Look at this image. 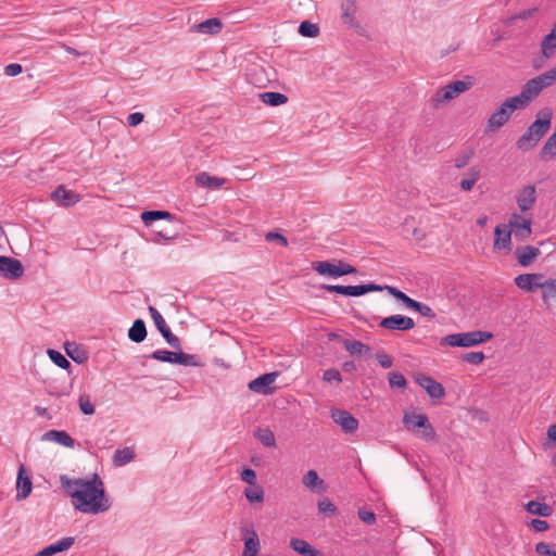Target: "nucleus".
<instances>
[{
  "label": "nucleus",
  "mask_w": 556,
  "mask_h": 556,
  "mask_svg": "<svg viewBox=\"0 0 556 556\" xmlns=\"http://www.w3.org/2000/svg\"><path fill=\"white\" fill-rule=\"evenodd\" d=\"M79 409L85 415H92L94 413V406L91 403L90 396L88 394H81L78 397Z\"/></svg>",
  "instance_id": "obj_49"
},
{
  "label": "nucleus",
  "mask_w": 556,
  "mask_h": 556,
  "mask_svg": "<svg viewBox=\"0 0 556 556\" xmlns=\"http://www.w3.org/2000/svg\"><path fill=\"white\" fill-rule=\"evenodd\" d=\"M23 274L24 268L21 261L10 256H0V275L5 279L16 280L21 278Z\"/></svg>",
  "instance_id": "obj_10"
},
{
  "label": "nucleus",
  "mask_w": 556,
  "mask_h": 556,
  "mask_svg": "<svg viewBox=\"0 0 556 556\" xmlns=\"http://www.w3.org/2000/svg\"><path fill=\"white\" fill-rule=\"evenodd\" d=\"M22 71H23L22 65H21V64H17V63H11V64H9V65H7V66L4 67V74H5L7 76H11V77H13V76H16V75L21 74V73H22Z\"/></svg>",
  "instance_id": "obj_63"
},
{
  "label": "nucleus",
  "mask_w": 556,
  "mask_h": 556,
  "mask_svg": "<svg viewBox=\"0 0 556 556\" xmlns=\"http://www.w3.org/2000/svg\"><path fill=\"white\" fill-rule=\"evenodd\" d=\"M357 515L358 518L366 525H372L376 521V515L371 510L359 509Z\"/></svg>",
  "instance_id": "obj_57"
},
{
  "label": "nucleus",
  "mask_w": 556,
  "mask_h": 556,
  "mask_svg": "<svg viewBox=\"0 0 556 556\" xmlns=\"http://www.w3.org/2000/svg\"><path fill=\"white\" fill-rule=\"evenodd\" d=\"M314 269L323 276L338 278L349 274H355L357 270L354 266L339 261L338 264L328 261H321L314 264Z\"/></svg>",
  "instance_id": "obj_7"
},
{
  "label": "nucleus",
  "mask_w": 556,
  "mask_h": 556,
  "mask_svg": "<svg viewBox=\"0 0 556 556\" xmlns=\"http://www.w3.org/2000/svg\"><path fill=\"white\" fill-rule=\"evenodd\" d=\"M265 240L267 242H276L281 247H288V239L278 231H268L265 235Z\"/></svg>",
  "instance_id": "obj_52"
},
{
  "label": "nucleus",
  "mask_w": 556,
  "mask_h": 556,
  "mask_svg": "<svg viewBox=\"0 0 556 556\" xmlns=\"http://www.w3.org/2000/svg\"><path fill=\"white\" fill-rule=\"evenodd\" d=\"M176 364L182 366L201 367L203 366L202 361L194 354H187L184 352H177Z\"/></svg>",
  "instance_id": "obj_41"
},
{
  "label": "nucleus",
  "mask_w": 556,
  "mask_h": 556,
  "mask_svg": "<svg viewBox=\"0 0 556 556\" xmlns=\"http://www.w3.org/2000/svg\"><path fill=\"white\" fill-rule=\"evenodd\" d=\"M343 346L352 355H366L369 354L370 348L358 340H344Z\"/></svg>",
  "instance_id": "obj_30"
},
{
  "label": "nucleus",
  "mask_w": 556,
  "mask_h": 556,
  "mask_svg": "<svg viewBox=\"0 0 556 556\" xmlns=\"http://www.w3.org/2000/svg\"><path fill=\"white\" fill-rule=\"evenodd\" d=\"M494 249L509 252L511 249V230L507 225H497L494 229Z\"/></svg>",
  "instance_id": "obj_17"
},
{
  "label": "nucleus",
  "mask_w": 556,
  "mask_h": 556,
  "mask_svg": "<svg viewBox=\"0 0 556 556\" xmlns=\"http://www.w3.org/2000/svg\"><path fill=\"white\" fill-rule=\"evenodd\" d=\"M60 483L71 497L74 508L83 514H103L112 506L104 482L98 473L91 475L90 478H70L62 475Z\"/></svg>",
  "instance_id": "obj_1"
},
{
  "label": "nucleus",
  "mask_w": 556,
  "mask_h": 556,
  "mask_svg": "<svg viewBox=\"0 0 556 556\" xmlns=\"http://www.w3.org/2000/svg\"><path fill=\"white\" fill-rule=\"evenodd\" d=\"M33 483L30 478L26 475L25 468L22 465L18 468L17 479H16V500L22 501L25 500L31 492Z\"/></svg>",
  "instance_id": "obj_18"
},
{
  "label": "nucleus",
  "mask_w": 556,
  "mask_h": 556,
  "mask_svg": "<svg viewBox=\"0 0 556 556\" xmlns=\"http://www.w3.org/2000/svg\"><path fill=\"white\" fill-rule=\"evenodd\" d=\"M542 299L544 303H556V279H547L543 281Z\"/></svg>",
  "instance_id": "obj_37"
},
{
  "label": "nucleus",
  "mask_w": 556,
  "mask_h": 556,
  "mask_svg": "<svg viewBox=\"0 0 556 556\" xmlns=\"http://www.w3.org/2000/svg\"><path fill=\"white\" fill-rule=\"evenodd\" d=\"M528 106V102L521 93L506 99L488 118L486 130L494 132L503 127L513 113Z\"/></svg>",
  "instance_id": "obj_3"
},
{
  "label": "nucleus",
  "mask_w": 556,
  "mask_h": 556,
  "mask_svg": "<svg viewBox=\"0 0 556 556\" xmlns=\"http://www.w3.org/2000/svg\"><path fill=\"white\" fill-rule=\"evenodd\" d=\"M376 358H377L378 364L382 368H390L393 365L392 357L390 355H388L387 353H384V352L377 353L376 354Z\"/></svg>",
  "instance_id": "obj_59"
},
{
  "label": "nucleus",
  "mask_w": 556,
  "mask_h": 556,
  "mask_svg": "<svg viewBox=\"0 0 556 556\" xmlns=\"http://www.w3.org/2000/svg\"><path fill=\"white\" fill-rule=\"evenodd\" d=\"M48 355H49L50 359L60 368L68 369L71 367V363L68 362V359L59 351L49 349Z\"/></svg>",
  "instance_id": "obj_47"
},
{
  "label": "nucleus",
  "mask_w": 556,
  "mask_h": 556,
  "mask_svg": "<svg viewBox=\"0 0 556 556\" xmlns=\"http://www.w3.org/2000/svg\"><path fill=\"white\" fill-rule=\"evenodd\" d=\"M278 374L277 372H268L264 374L253 380H251L248 384L249 389L255 393L260 394H268L271 392L270 386L275 382Z\"/></svg>",
  "instance_id": "obj_15"
},
{
  "label": "nucleus",
  "mask_w": 556,
  "mask_h": 556,
  "mask_svg": "<svg viewBox=\"0 0 556 556\" xmlns=\"http://www.w3.org/2000/svg\"><path fill=\"white\" fill-rule=\"evenodd\" d=\"M422 430L419 432V437L425 441H433L435 439V430L432 425L427 420V425L421 427Z\"/></svg>",
  "instance_id": "obj_54"
},
{
  "label": "nucleus",
  "mask_w": 556,
  "mask_h": 556,
  "mask_svg": "<svg viewBox=\"0 0 556 556\" xmlns=\"http://www.w3.org/2000/svg\"><path fill=\"white\" fill-rule=\"evenodd\" d=\"M472 86V83L470 80H456L453 81L443 88L439 89L435 94L431 98V101L434 106H439L440 104H443L445 102H448L456 97H458L460 93L467 91Z\"/></svg>",
  "instance_id": "obj_6"
},
{
  "label": "nucleus",
  "mask_w": 556,
  "mask_h": 556,
  "mask_svg": "<svg viewBox=\"0 0 556 556\" xmlns=\"http://www.w3.org/2000/svg\"><path fill=\"white\" fill-rule=\"evenodd\" d=\"M74 542H75V539L73 536H66V538L59 540L58 542H55L53 544L46 546V548L52 556L56 553L67 551L70 547L73 546Z\"/></svg>",
  "instance_id": "obj_40"
},
{
  "label": "nucleus",
  "mask_w": 556,
  "mask_h": 556,
  "mask_svg": "<svg viewBox=\"0 0 556 556\" xmlns=\"http://www.w3.org/2000/svg\"><path fill=\"white\" fill-rule=\"evenodd\" d=\"M323 379L327 382H331V381L340 382L342 380L340 371L334 368L325 370Z\"/></svg>",
  "instance_id": "obj_58"
},
{
  "label": "nucleus",
  "mask_w": 556,
  "mask_h": 556,
  "mask_svg": "<svg viewBox=\"0 0 556 556\" xmlns=\"http://www.w3.org/2000/svg\"><path fill=\"white\" fill-rule=\"evenodd\" d=\"M416 382L424 388L428 395L432 399H442L445 395L443 386L437 382L432 377L420 375L416 378Z\"/></svg>",
  "instance_id": "obj_16"
},
{
  "label": "nucleus",
  "mask_w": 556,
  "mask_h": 556,
  "mask_svg": "<svg viewBox=\"0 0 556 556\" xmlns=\"http://www.w3.org/2000/svg\"><path fill=\"white\" fill-rule=\"evenodd\" d=\"M135 457V452L131 447L118 448L115 451L113 456V463L115 466H124L131 462Z\"/></svg>",
  "instance_id": "obj_35"
},
{
  "label": "nucleus",
  "mask_w": 556,
  "mask_h": 556,
  "mask_svg": "<svg viewBox=\"0 0 556 556\" xmlns=\"http://www.w3.org/2000/svg\"><path fill=\"white\" fill-rule=\"evenodd\" d=\"M480 176L481 172L477 166L470 167L466 173V177L460 180V188L465 191L471 190Z\"/></svg>",
  "instance_id": "obj_36"
},
{
  "label": "nucleus",
  "mask_w": 556,
  "mask_h": 556,
  "mask_svg": "<svg viewBox=\"0 0 556 556\" xmlns=\"http://www.w3.org/2000/svg\"><path fill=\"white\" fill-rule=\"evenodd\" d=\"M428 417L425 414L405 413L403 416V422L408 430L412 427L421 428L427 425Z\"/></svg>",
  "instance_id": "obj_34"
},
{
  "label": "nucleus",
  "mask_w": 556,
  "mask_h": 556,
  "mask_svg": "<svg viewBox=\"0 0 556 556\" xmlns=\"http://www.w3.org/2000/svg\"><path fill=\"white\" fill-rule=\"evenodd\" d=\"M144 115L140 112H135L128 115L127 123L129 126L135 127L142 123Z\"/></svg>",
  "instance_id": "obj_64"
},
{
  "label": "nucleus",
  "mask_w": 556,
  "mask_h": 556,
  "mask_svg": "<svg viewBox=\"0 0 556 556\" xmlns=\"http://www.w3.org/2000/svg\"><path fill=\"white\" fill-rule=\"evenodd\" d=\"M331 418L333 421L341 427L344 432L352 433L358 427V421L348 410L333 409L331 412Z\"/></svg>",
  "instance_id": "obj_13"
},
{
  "label": "nucleus",
  "mask_w": 556,
  "mask_h": 556,
  "mask_svg": "<svg viewBox=\"0 0 556 556\" xmlns=\"http://www.w3.org/2000/svg\"><path fill=\"white\" fill-rule=\"evenodd\" d=\"M52 200H54L56 203L68 207L74 205L79 201V194L72 190H67L63 186H59L52 193H51Z\"/></svg>",
  "instance_id": "obj_19"
},
{
  "label": "nucleus",
  "mask_w": 556,
  "mask_h": 556,
  "mask_svg": "<svg viewBox=\"0 0 556 556\" xmlns=\"http://www.w3.org/2000/svg\"><path fill=\"white\" fill-rule=\"evenodd\" d=\"M515 255L521 266L528 267L541 255V251L532 245H523L515 250Z\"/></svg>",
  "instance_id": "obj_20"
},
{
  "label": "nucleus",
  "mask_w": 556,
  "mask_h": 556,
  "mask_svg": "<svg viewBox=\"0 0 556 556\" xmlns=\"http://www.w3.org/2000/svg\"><path fill=\"white\" fill-rule=\"evenodd\" d=\"M530 527L535 532H543V531H546L549 528L548 523L545 520H542V519H532L530 521Z\"/></svg>",
  "instance_id": "obj_61"
},
{
  "label": "nucleus",
  "mask_w": 556,
  "mask_h": 556,
  "mask_svg": "<svg viewBox=\"0 0 556 556\" xmlns=\"http://www.w3.org/2000/svg\"><path fill=\"white\" fill-rule=\"evenodd\" d=\"M255 438L265 446L267 447H275L276 446V439L274 432L268 429H258L254 433Z\"/></svg>",
  "instance_id": "obj_43"
},
{
  "label": "nucleus",
  "mask_w": 556,
  "mask_h": 556,
  "mask_svg": "<svg viewBox=\"0 0 556 556\" xmlns=\"http://www.w3.org/2000/svg\"><path fill=\"white\" fill-rule=\"evenodd\" d=\"M303 484L311 490L324 491L325 483L315 470H308L302 480Z\"/></svg>",
  "instance_id": "obj_31"
},
{
  "label": "nucleus",
  "mask_w": 556,
  "mask_h": 556,
  "mask_svg": "<svg viewBox=\"0 0 556 556\" xmlns=\"http://www.w3.org/2000/svg\"><path fill=\"white\" fill-rule=\"evenodd\" d=\"M149 313H150L157 330L161 332V334L163 336L165 341L173 349L180 350L181 349L180 339L170 331L169 327L166 325L161 313L154 306H149Z\"/></svg>",
  "instance_id": "obj_8"
},
{
  "label": "nucleus",
  "mask_w": 556,
  "mask_h": 556,
  "mask_svg": "<svg viewBox=\"0 0 556 556\" xmlns=\"http://www.w3.org/2000/svg\"><path fill=\"white\" fill-rule=\"evenodd\" d=\"M387 290L391 295H393L397 301L403 303L407 308L415 309L418 301L409 298L407 294L396 289L395 287L384 286L383 290Z\"/></svg>",
  "instance_id": "obj_32"
},
{
  "label": "nucleus",
  "mask_w": 556,
  "mask_h": 556,
  "mask_svg": "<svg viewBox=\"0 0 556 556\" xmlns=\"http://www.w3.org/2000/svg\"><path fill=\"white\" fill-rule=\"evenodd\" d=\"M146 337L147 328L144 321L142 319H136L128 330V338L135 343H140Z\"/></svg>",
  "instance_id": "obj_26"
},
{
  "label": "nucleus",
  "mask_w": 556,
  "mask_h": 556,
  "mask_svg": "<svg viewBox=\"0 0 556 556\" xmlns=\"http://www.w3.org/2000/svg\"><path fill=\"white\" fill-rule=\"evenodd\" d=\"M223 28V23L219 18L212 17L207 18L199 24H194L191 26L190 30L192 33H201L207 35H216Z\"/></svg>",
  "instance_id": "obj_22"
},
{
  "label": "nucleus",
  "mask_w": 556,
  "mask_h": 556,
  "mask_svg": "<svg viewBox=\"0 0 556 556\" xmlns=\"http://www.w3.org/2000/svg\"><path fill=\"white\" fill-rule=\"evenodd\" d=\"M290 547L303 556H323L321 553L311 546L306 541L298 538H292L290 540Z\"/></svg>",
  "instance_id": "obj_25"
},
{
  "label": "nucleus",
  "mask_w": 556,
  "mask_h": 556,
  "mask_svg": "<svg viewBox=\"0 0 556 556\" xmlns=\"http://www.w3.org/2000/svg\"><path fill=\"white\" fill-rule=\"evenodd\" d=\"M414 311L418 312L420 315L428 317V318L435 317V313L433 312V309L430 306H428L424 303H420V302L417 303Z\"/></svg>",
  "instance_id": "obj_60"
},
{
  "label": "nucleus",
  "mask_w": 556,
  "mask_h": 556,
  "mask_svg": "<svg viewBox=\"0 0 556 556\" xmlns=\"http://www.w3.org/2000/svg\"><path fill=\"white\" fill-rule=\"evenodd\" d=\"M463 359L468 364L478 365L483 362L484 354L482 352H469L463 356Z\"/></svg>",
  "instance_id": "obj_55"
},
{
  "label": "nucleus",
  "mask_w": 556,
  "mask_h": 556,
  "mask_svg": "<svg viewBox=\"0 0 556 556\" xmlns=\"http://www.w3.org/2000/svg\"><path fill=\"white\" fill-rule=\"evenodd\" d=\"M240 533L244 544L242 556H260L261 542L255 529L252 526H243Z\"/></svg>",
  "instance_id": "obj_9"
},
{
  "label": "nucleus",
  "mask_w": 556,
  "mask_h": 556,
  "mask_svg": "<svg viewBox=\"0 0 556 556\" xmlns=\"http://www.w3.org/2000/svg\"><path fill=\"white\" fill-rule=\"evenodd\" d=\"M535 552L540 556H556V551L552 547L551 544L545 542H540L535 545Z\"/></svg>",
  "instance_id": "obj_53"
},
{
  "label": "nucleus",
  "mask_w": 556,
  "mask_h": 556,
  "mask_svg": "<svg viewBox=\"0 0 556 556\" xmlns=\"http://www.w3.org/2000/svg\"><path fill=\"white\" fill-rule=\"evenodd\" d=\"M173 216L167 211H144L141 214V219L146 225H150L152 222L159 219H172Z\"/></svg>",
  "instance_id": "obj_42"
},
{
  "label": "nucleus",
  "mask_w": 556,
  "mask_h": 556,
  "mask_svg": "<svg viewBox=\"0 0 556 556\" xmlns=\"http://www.w3.org/2000/svg\"><path fill=\"white\" fill-rule=\"evenodd\" d=\"M542 53L549 58L554 54L556 49V29H553L548 35H546L541 43Z\"/></svg>",
  "instance_id": "obj_38"
},
{
  "label": "nucleus",
  "mask_w": 556,
  "mask_h": 556,
  "mask_svg": "<svg viewBox=\"0 0 556 556\" xmlns=\"http://www.w3.org/2000/svg\"><path fill=\"white\" fill-rule=\"evenodd\" d=\"M383 287L376 283L348 286L346 296H361L368 292L382 291Z\"/></svg>",
  "instance_id": "obj_29"
},
{
  "label": "nucleus",
  "mask_w": 556,
  "mask_h": 556,
  "mask_svg": "<svg viewBox=\"0 0 556 556\" xmlns=\"http://www.w3.org/2000/svg\"><path fill=\"white\" fill-rule=\"evenodd\" d=\"M264 490L261 485L254 484L244 490V496L250 503H261L264 500Z\"/></svg>",
  "instance_id": "obj_44"
},
{
  "label": "nucleus",
  "mask_w": 556,
  "mask_h": 556,
  "mask_svg": "<svg viewBox=\"0 0 556 556\" xmlns=\"http://www.w3.org/2000/svg\"><path fill=\"white\" fill-rule=\"evenodd\" d=\"M540 115H543V117L535 119L517 140L516 146L519 150H532L548 131L552 122V112L545 110L542 111Z\"/></svg>",
  "instance_id": "obj_2"
},
{
  "label": "nucleus",
  "mask_w": 556,
  "mask_h": 556,
  "mask_svg": "<svg viewBox=\"0 0 556 556\" xmlns=\"http://www.w3.org/2000/svg\"><path fill=\"white\" fill-rule=\"evenodd\" d=\"M318 511L320 514L333 516L337 514L336 505L329 498H323L318 502Z\"/></svg>",
  "instance_id": "obj_50"
},
{
  "label": "nucleus",
  "mask_w": 556,
  "mask_h": 556,
  "mask_svg": "<svg viewBox=\"0 0 556 556\" xmlns=\"http://www.w3.org/2000/svg\"><path fill=\"white\" fill-rule=\"evenodd\" d=\"M341 9L343 22L352 27L357 26V22L355 21V0H343Z\"/></svg>",
  "instance_id": "obj_27"
},
{
  "label": "nucleus",
  "mask_w": 556,
  "mask_h": 556,
  "mask_svg": "<svg viewBox=\"0 0 556 556\" xmlns=\"http://www.w3.org/2000/svg\"><path fill=\"white\" fill-rule=\"evenodd\" d=\"M299 33L303 36V37H309V38H313V37H316L319 33V28L316 24H313L308 21H303L300 26H299Z\"/></svg>",
  "instance_id": "obj_48"
},
{
  "label": "nucleus",
  "mask_w": 556,
  "mask_h": 556,
  "mask_svg": "<svg viewBox=\"0 0 556 556\" xmlns=\"http://www.w3.org/2000/svg\"><path fill=\"white\" fill-rule=\"evenodd\" d=\"M543 278L542 274H520L515 277V285L521 290L532 292L535 288H543Z\"/></svg>",
  "instance_id": "obj_14"
},
{
  "label": "nucleus",
  "mask_w": 556,
  "mask_h": 556,
  "mask_svg": "<svg viewBox=\"0 0 556 556\" xmlns=\"http://www.w3.org/2000/svg\"><path fill=\"white\" fill-rule=\"evenodd\" d=\"M388 380L391 388L404 389L407 384L405 377L401 372H390Z\"/></svg>",
  "instance_id": "obj_51"
},
{
  "label": "nucleus",
  "mask_w": 556,
  "mask_h": 556,
  "mask_svg": "<svg viewBox=\"0 0 556 556\" xmlns=\"http://www.w3.org/2000/svg\"><path fill=\"white\" fill-rule=\"evenodd\" d=\"M74 542H75V539L73 536H66V538L59 540L58 542H55L53 544L46 546V548L52 556L56 553L67 551L70 547L73 546Z\"/></svg>",
  "instance_id": "obj_39"
},
{
  "label": "nucleus",
  "mask_w": 556,
  "mask_h": 556,
  "mask_svg": "<svg viewBox=\"0 0 556 556\" xmlns=\"http://www.w3.org/2000/svg\"><path fill=\"white\" fill-rule=\"evenodd\" d=\"M493 333L489 331H469L460 333H452L441 339V345L470 348L490 340Z\"/></svg>",
  "instance_id": "obj_4"
},
{
  "label": "nucleus",
  "mask_w": 556,
  "mask_h": 556,
  "mask_svg": "<svg viewBox=\"0 0 556 556\" xmlns=\"http://www.w3.org/2000/svg\"><path fill=\"white\" fill-rule=\"evenodd\" d=\"M42 439L53 441L70 448L75 446V440L64 430H49L43 434Z\"/></svg>",
  "instance_id": "obj_24"
},
{
  "label": "nucleus",
  "mask_w": 556,
  "mask_h": 556,
  "mask_svg": "<svg viewBox=\"0 0 556 556\" xmlns=\"http://www.w3.org/2000/svg\"><path fill=\"white\" fill-rule=\"evenodd\" d=\"M380 327L389 330L407 331L415 327L413 318L404 315H391L380 321Z\"/></svg>",
  "instance_id": "obj_11"
},
{
  "label": "nucleus",
  "mask_w": 556,
  "mask_h": 556,
  "mask_svg": "<svg viewBox=\"0 0 556 556\" xmlns=\"http://www.w3.org/2000/svg\"><path fill=\"white\" fill-rule=\"evenodd\" d=\"M556 83V67L551 68L541 75L529 79L522 90L520 91L521 96L525 97V100L528 104L534 100L543 89L551 87Z\"/></svg>",
  "instance_id": "obj_5"
},
{
  "label": "nucleus",
  "mask_w": 556,
  "mask_h": 556,
  "mask_svg": "<svg viewBox=\"0 0 556 556\" xmlns=\"http://www.w3.org/2000/svg\"><path fill=\"white\" fill-rule=\"evenodd\" d=\"M536 200L535 187L532 185L523 187L518 193L516 201L521 211L530 210Z\"/></svg>",
  "instance_id": "obj_21"
},
{
  "label": "nucleus",
  "mask_w": 556,
  "mask_h": 556,
  "mask_svg": "<svg viewBox=\"0 0 556 556\" xmlns=\"http://www.w3.org/2000/svg\"><path fill=\"white\" fill-rule=\"evenodd\" d=\"M540 156L542 160H551L556 156V139L548 137L541 149Z\"/></svg>",
  "instance_id": "obj_45"
},
{
  "label": "nucleus",
  "mask_w": 556,
  "mask_h": 556,
  "mask_svg": "<svg viewBox=\"0 0 556 556\" xmlns=\"http://www.w3.org/2000/svg\"><path fill=\"white\" fill-rule=\"evenodd\" d=\"M526 510L531 515H536L540 517H549L553 514V508L538 501H530L526 504Z\"/></svg>",
  "instance_id": "obj_28"
},
{
  "label": "nucleus",
  "mask_w": 556,
  "mask_h": 556,
  "mask_svg": "<svg viewBox=\"0 0 556 556\" xmlns=\"http://www.w3.org/2000/svg\"><path fill=\"white\" fill-rule=\"evenodd\" d=\"M261 100L270 106H278L287 103L288 97L280 92L267 91L260 94Z\"/></svg>",
  "instance_id": "obj_33"
},
{
  "label": "nucleus",
  "mask_w": 556,
  "mask_h": 556,
  "mask_svg": "<svg viewBox=\"0 0 556 556\" xmlns=\"http://www.w3.org/2000/svg\"><path fill=\"white\" fill-rule=\"evenodd\" d=\"M507 226L514 232L515 237L520 240H525L531 235V220L523 218L517 213L510 216Z\"/></svg>",
  "instance_id": "obj_12"
},
{
  "label": "nucleus",
  "mask_w": 556,
  "mask_h": 556,
  "mask_svg": "<svg viewBox=\"0 0 556 556\" xmlns=\"http://www.w3.org/2000/svg\"><path fill=\"white\" fill-rule=\"evenodd\" d=\"M150 357L155 361L176 364L177 352L156 350L150 355Z\"/></svg>",
  "instance_id": "obj_46"
},
{
  "label": "nucleus",
  "mask_w": 556,
  "mask_h": 556,
  "mask_svg": "<svg viewBox=\"0 0 556 556\" xmlns=\"http://www.w3.org/2000/svg\"><path fill=\"white\" fill-rule=\"evenodd\" d=\"M321 289L328 291V292H334L342 295H346L348 286H340V285H323Z\"/></svg>",
  "instance_id": "obj_62"
},
{
  "label": "nucleus",
  "mask_w": 556,
  "mask_h": 556,
  "mask_svg": "<svg viewBox=\"0 0 556 556\" xmlns=\"http://www.w3.org/2000/svg\"><path fill=\"white\" fill-rule=\"evenodd\" d=\"M240 478L242 481L247 482L249 485L256 484V473L251 468H244L240 473Z\"/></svg>",
  "instance_id": "obj_56"
},
{
  "label": "nucleus",
  "mask_w": 556,
  "mask_h": 556,
  "mask_svg": "<svg viewBox=\"0 0 556 556\" xmlns=\"http://www.w3.org/2000/svg\"><path fill=\"white\" fill-rule=\"evenodd\" d=\"M225 178H219L216 176H211L206 172H202L195 176V184L199 187L206 188L210 190L219 189L226 184Z\"/></svg>",
  "instance_id": "obj_23"
}]
</instances>
